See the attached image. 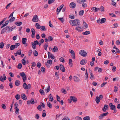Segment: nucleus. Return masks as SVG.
<instances>
[{
    "label": "nucleus",
    "mask_w": 120,
    "mask_h": 120,
    "mask_svg": "<svg viewBox=\"0 0 120 120\" xmlns=\"http://www.w3.org/2000/svg\"><path fill=\"white\" fill-rule=\"evenodd\" d=\"M100 98L98 96H97L95 99V101L97 104H98L100 101Z\"/></svg>",
    "instance_id": "412c9836"
},
{
    "label": "nucleus",
    "mask_w": 120,
    "mask_h": 120,
    "mask_svg": "<svg viewBox=\"0 0 120 120\" xmlns=\"http://www.w3.org/2000/svg\"><path fill=\"white\" fill-rule=\"evenodd\" d=\"M21 98L23 100H26L27 99V97L24 94H21Z\"/></svg>",
    "instance_id": "6ab92c4d"
},
{
    "label": "nucleus",
    "mask_w": 120,
    "mask_h": 120,
    "mask_svg": "<svg viewBox=\"0 0 120 120\" xmlns=\"http://www.w3.org/2000/svg\"><path fill=\"white\" fill-rule=\"evenodd\" d=\"M83 26L85 27L84 28H88V25L84 21H83Z\"/></svg>",
    "instance_id": "cd10ccee"
},
{
    "label": "nucleus",
    "mask_w": 120,
    "mask_h": 120,
    "mask_svg": "<svg viewBox=\"0 0 120 120\" xmlns=\"http://www.w3.org/2000/svg\"><path fill=\"white\" fill-rule=\"evenodd\" d=\"M79 53L80 55L83 57H85L87 56V53L85 50H81Z\"/></svg>",
    "instance_id": "f03ea898"
},
{
    "label": "nucleus",
    "mask_w": 120,
    "mask_h": 120,
    "mask_svg": "<svg viewBox=\"0 0 120 120\" xmlns=\"http://www.w3.org/2000/svg\"><path fill=\"white\" fill-rule=\"evenodd\" d=\"M20 84V82L19 80H17L15 81V84L16 86H19Z\"/></svg>",
    "instance_id": "4be33fe9"
},
{
    "label": "nucleus",
    "mask_w": 120,
    "mask_h": 120,
    "mask_svg": "<svg viewBox=\"0 0 120 120\" xmlns=\"http://www.w3.org/2000/svg\"><path fill=\"white\" fill-rule=\"evenodd\" d=\"M15 45H12L10 47V50H14L15 49Z\"/></svg>",
    "instance_id": "f704fd0d"
},
{
    "label": "nucleus",
    "mask_w": 120,
    "mask_h": 120,
    "mask_svg": "<svg viewBox=\"0 0 120 120\" xmlns=\"http://www.w3.org/2000/svg\"><path fill=\"white\" fill-rule=\"evenodd\" d=\"M74 77L75 78L74 79L75 80L74 81L76 82H78L80 81V79H79L77 77L75 76Z\"/></svg>",
    "instance_id": "bb28decb"
},
{
    "label": "nucleus",
    "mask_w": 120,
    "mask_h": 120,
    "mask_svg": "<svg viewBox=\"0 0 120 120\" xmlns=\"http://www.w3.org/2000/svg\"><path fill=\"white\" fill-rule=\"evenodd\" d=\"M38 18L37 15H35L33 17L32 19V21L33 22H37L38 21Z\"/></svg>",
    "instance_id": "6e6552de"
},
{
    "label": "nucleus",
    "mask_w": 120,
    "mask_h": 120,
    "mask_svg": "<svg viewBox=\"0 0 120 120\" xmlns=\"http://www.w3.org/2000/svg\"><path fill=\"white\" fill-rule=\"evenodd\" d=\"M60 61L61 62H62L63 63H64L65 62V60L64 58L63 57H61L59 59Z\"/></svg>",
    "instance_id": "8fccbe9b"
},
{
    "label": "nucleus",
    "mask_w": 120,
    "mask_h": 120,
    "mask_svg": "<svg viewBox=\"0 0 120 120\" xmlns=\"http://www.w3.org/2000/svg\"><path fill=\"white\" fill-rule=\"evenodd\" d=\"M15 112L16 114H18L19 113V109L18 108H15Z\"/></svg>",
    "instance_id": "13d9d810"
},
{
    "label": "nucleus",
    "mask_w": 120,
    "mask_h": 120,
    "mask_svg": "<svg viewBox=\"0 0 120 120\" xmlns=\"http://www.w3.org/2000/svg\"><path fill=\"white\" fill-rule=\"evenodd\" d=\"M22 63L24 65H26V62L25 60H24V59H22Z\"/></svg>",
    "instance_id": "5fc2aeb1"
},
{
    "label": "nucleus",
    "mask_w": 120,
    "mask_h": 120,
    "mask_svg": "<svg viewBox=\"0 0 120 120\" xmlns=\"http://www.w3.org/2000/svg\"><path fill=\"white\" fill-rule=\"evenodd\" d=\"M39 91L40 94L42 95H44L45 93L44 91L41 89H40L39 90Z\"/></svg>",
    "instance_id": "473e14b6"
},
{
    "label": "nucleus",
    "mask_w": 120,
    "mask_h": 120,
    "mask_svg": "<svg viewBox=\"0 0 120 120\" xmlns=\"http://www.w3.org/2000/svg\"><path fill=\"white\" fill-rule=\"evenodd\" d=\"M22 67V65L21 63H19V64L17 66V68L19 69H21Z\"/></svg>",
    "instance_id": "ea45409f"
},
{
    "label": "nucleus",
    "mask_w": 120,
    "mask_h": 120,
    "mask_svg": "<svg viewBox=\"0 0 120 120\" xmlns=\"http://www.w3.org/2000/svg\"><path fill=\"white\" fill-rule=\"evenodd\" d=\"M27 41L26 38H23L22 40V42L23 44H25L26 42Z\"/></svg>",
    "instance_id": "a878e982"
},
{
    "label": "nucleus",
    "mask_w": 120,
    "mask_h": 120,
    "mask_svg": "<svg viewBox=\"0 0 120 120\" xmlns=\"http://www.w3.org/2000/svg\"><path fill=\"white\" fill-rule=\"evenodd\" d=\"M48 59H50L51 58L52 59H55V57L52 54H51L50 52H48Z\"/></svg>",
    "instance_id": "423d86ee"
},
{
    "label": "nucleus",
    "mask_w": 120,
    "mask_h": 120,
    "mask_svg": "<svg viewBox=\"0 0 120 120\" xmlns=\"http://www.w3.org/2000/svg\"><path fill=\"white\" fill-rule=\"evenodd\" d=\"M3 76H1L0 77V80L2 82H4V80H6V77L4 74L3 75Z\"/></svg>",
    "instance_id": "0eeeda50"
},
{
    "label": "nucleus",
    "mask_w": 120,
    "mask_h": 120,
    "mask_svg": "<svg viewBox=\"0 0 120 120\" xmlns=\"http://www.w3.org/2000/svg\"><path fill=\"white\" fill-rule=\"evenodd\" d=\"M41 71L43 72H45V68L43 67H41Z\"/></svg>",
    "instance_id": "e2e57ef3"
},
{
    "label": "nucleus",
    "mask_w": 120,
    "mask_h": 120,
    "mask_svg": "<svg viewBox=\"0 0 120 120\" xmlns=\"http://www.w3.org/2000/svg\"><path fill=\"white\" fill-rule=\"evenodd\" d=\"M34 54L35 56H38V52L36 50L34 51Z\"/></svg>",
    "instance_id": "603ef678"
},
{
    "label": "nucleus",
    "mask_w": 120,
    "mask_h": 120,
    "mask_svg": "<svg viewBox=\"0 0 120 120\" xmlns=\"http://www.w3.org/2000/svg\"><path fill=\"white\" fill-rule=\"evenodd\" d=\"M90 33L89 31H86L85 32H83L82 34L84 35H87L89 34H90Z\"/></svg>",
    "instance_id": "c85d7f7f"
},
{
    "label": "nucleus",
    "mask_w": 120,
    "mask_h": 120,
    "mask_svg": "<svg viewBox=\"0 0 120 120\" xmlns=\"http://www.w3.org/2000/svg\"><path fill=\"white\" fill-rule=\"evenodd\" d=\"M22 86L23 88L26 90L28 89H30L31 87L30 84H29L27 85L25 82H24L23 83Z\"/></svg>",
    "instance_id": "7ed1b4c3"
},
{
    "label": "nucleus",
    "mask_w": 120,
    "mask_h": 120,
    "mask_svg": "<svg viewBox=\"0 0 120 120\" xmlns=\"http://www.w3.org/2000/svg\"><path fill=\"white\" fill-rule=\"evenodd\" d=\"M48 45V43H46L44 44V47L45 50H47Z\"/></svg>",
    "instance_id": "393cba45"
},
{
    "label": "nucleus",
    "mask_w": 120,
    "mask_h": 120,
    "mask_svg": "<svg viewBox=\"0 0 120 120\" xmlns=\"http://www.w3.org/2000/svg\"><path fill=\"white\" fill-rule=\"evenodd\" d=\"M7 29V28H4L1 31V33L2 34H3L4 32H6V30Z\"/></svg>",
    "instance_id": "09e8293b"
},
{
    "label": "nucleus",
    "mask_w": 120,
    "mask_h": 120,
    "mask_svg": "<svg viewBox=\"0 0 120 120\" xmlns=\"http://www.w3.org/2000/svg\"><path fill=\"white\" fill-rule=\"evenodd\" d=\"M35 26L36 28L38 29H39L41 28V26L38 23H36L35 24Z\"/></svg>",
    "instance_id": "b1692460"
},
{
    "label": "nucleus",
    "mask_w": 120,
    "mask_h": 120,
    "mask_svg": "<svg viewBox=\"0 0 120 120\" xmlns=\"http://www.w3.org/2000/svg\"><path fill=\"white\" fill-rule=\"evenodd\" d=\"M64 6V5L62 4L59 7V8H58L56 11L57 12H59L63 8Z\"/></svg>",
    "instance_id": "dca6fc26"
},
{
    "label": "nucleus",
    "mask_w": 120,
    "mask_h": 120,
    "mask_svg": "<svg viewBox=\"0 0 120 120\" xmlns=\"http://www.w3.org/2000/svg\"><path fill=\"white\" fill-rule=\"evenodd\" d=\"M47 63L51 65L52 63V60H48L47 61Z\"/></svg>",
    "instance_id": "c03bdc74"
},
{
    "label": "nucleus",
    "mask_w": 120,
    "mask_h": 120,
    "mask_svg": "<svg viewBox=\"0 0 120 120\" xmlns=\"http://www.w3.org/2000/svg\"><path fill=\"white\" fill-rule=\"evenodd\" d=\"M111 4L113 6L115 7L116 6V4L115 2L113 1H112L111 3Z\"/></svg>",
    "instance_id": "680f3d73"
},
{
    "label": "nucleus",
    "mask_w": 120,
    "mask_h": 120,
    "mask_svg": "<svg viewBox=\"0 0 120 120\" xmlns=\"http://www.w3.org/2000/svg\"><path fill=\"white\" fill-rule=\"evenodd\" d=\"M49 101H52L53 100L52 95L51 94L49 96Z\"/></svg>",
    "instance_id": "aec40b11"
},
{
    "label": "nucleus",
    "mask_w": 120,
    "mask_h": 120,
    "mask_svg": "<svg viewBox=\"0 0 120 120\" xmlns=\"http://www.w3.org/2000/svg\"><path fill=\"white\" fill-rule=\"evenodd\" d=\"M84 13V11L83 10H81L79 12V15H82Z\"/></svg>",
    "instance_id": "49530a36"
},
{
    "label": "nucleus",
    "mask_w": 120,
    "mask_h": 120,
    "mask_svg": "<svg viewBox=\"0 0 120 120\" xmlns=\"http://www.w3.org/2000/svg\"><path fill=\"white\" fill-rule=\"evenodd\" d=\"M79 20L78 19H75L73 20H70L69 23L72 26H77L80 25Z\"/></svg>",
    "instance_id": "f257e3e1"
},
{
    "label": "nucleus",
    "mask_w": 120,
    "mask_h": 120,
    "mask_svg": "<svg viewBox=\"0 0 120 120\" xmlns=\"http://www.w3.org/2000/svg\"><path fill=\"white\" fill-rule=\"evenodd\" d=\"M76 30H77L79 32L81 31V30H80L81 27L79 26H77L76 27Z\"/></svg>",
    "instance_id": "3c124183"
},
{
    "label": "nucleus",
    "mask_w": 120,
    "mask_h": 120,
    "mask_svg": "<svg viewBox=\"0 0 120 120\" xmlns=\"http://www.w3.org/2000/svg\"><path fill=\"white\" fill-rule=\"evenodd\" d=\"M47 106L50 108H52V105L49 102V101L47 102Z\"/></svg>",
    "instance_id": "2f4dec72"
},
{
    "label": "nucleus",
    "mask_w": 120,
    "mask_h": 120,
    "mask_svg": "<svg viewBox=\"0 0 120 120\" xmlns=\"http://www.w3.org/2000/svg\"><path fill=\"white\" fill-rule=\"evenodd\" d=\"M41 30L45 31L46 30V29L45 26H41Z\"/></svg>",
    "instance_id": "6e6d98bb"
},
{
    "label": "nucleus",
    "mask_w": 120,
    "mask_h": 120,
    "mask_svg": "<svg viewBox=\"0 0 120 120\" xmlns=\"http://www.w3.org/2000/svg\"><path fill=\"white\" fill-rule=\"evenodd\" d=\"M109 107V106L107 105L106 104L105 105H104V107L102 108V111L104 112H106V110L108 109Z\"/></svg>",
    "instance_id": "1a4fd4ad"
},
{
    "label": "nucleus",
    "mask_w": 120,
    "mask_h": 120,
    "mask_svg": "<svg viewBox=\"0 0 120 120\" xmlns=\"http://www.w3.org/2000/svg\"><path fill=\"white\" fill-rule=\"evenodd\" d=\"M48 39L49 41H52L53 40V38L51 36H49L48 37Z\"/></svg>",
    "instance_id": "a19ab883"
},
{
    "label": "nucleus",
    "mask_w": 120,
    "mask_h": 120,
    "mask_svg": "<svg viewBox=\"0 0 120 120\" xmlns=\"http://www.w3.org/2000/svg\"><path fill=\"white\" fill-rule=\"evenodd\" d=\"M22 77L23 80V82L25 81L26 80V75Z\"/></svg>",
    "instance_id": "de8ad7c7"
},
{
    "label": "nucleus",
    "mask_w": 120,
    "mask_h": 120,
    "mask_svg": "<svg viewBox=\"0 0 120 120\" xmlns=\"http://www.w3.org/2000/svg\"><path fill=\"white\" fill-rule=\"evenodd\" d=\"M106 21L105 18H103L101 19V20L100 23L101 24L103 23H105Z\"/></svg>",
    "instance_id": "c756f323"
},
{
    "label": "nucleus",
    "mask_w": 120,
    "mask_h": 120,
    "mask_svg": "<svg viewBox=\"0 0 120 120\" xmlns=\"http://www.w3.org/2000/svg\"><path fill=\"white\" fill-rule=\"evenodd\" d=\"M69 17L72 19H73L75 18L74 16L73 15H69Z\"/></svg>",
    "instance_id": "bf43d9fd"
},
{
    "label": "nucleus",
    "mask_w": 120,
    "mask_h": 120,
    "mask_svg": "<svg viewBox=\"0 0 120 120\" xmlns=\"http://www.w3.org/2000/svg\"><path fill=\"white\" fill-rule=\"evenodd\" d=\"M38 44V41L36 40L34 41V43L33 42L32 43V45H36Z\"/></svg>",
    "instance_id": "4c0bfd02"
},
{
    "label": "nucleus",
    "mask_w": 120,
    "mask_h": 120,
    "mask_svg": "<svg viewBox=\"0 0 120 120\" xmlns=\"http://www.w3.org/2000/svg\"><path fill=\"white\" fill-rule=\"evenodd\" d=\"M58 19L61 21L62 23H63L64 21V20L63 18H58Z\"/></svg>",
    "instance_id": "338daca9"
},
{
    "label": "nucleus",
    "mask_w": 120,
    "mask_h": 120,
    "mask_svg": "<svg viewBox=\"0 0 120 120\" xmlns=\"http://www.w3.org/2000/svg\"><path fill=\"white\" fill-rule=\"evenodd\" d=\"M34 116L35 118L37 119H38L39 118V116L38 114L35 115Z\"/></svg>",
    "instance_id": "774afa93"
},
{
    "label": "nucleus",
    "mask_w": 120,
    "mask_h": 120,
    "mask_svg": "<svg viewBox=\"0 0 120 120\" xmlns=\"http://www.w3.org/2000/svg\"><path fill=\"white\" fill-rule=\"evenodd\" d=\"M22 23L21 22H15V24L18 26H19L21 25Z\"/></svg>",
    "instance_id": "5701e85b"
},
{
    "label": "nucleus",
    "mask_w": 120,
    "mask_h": 120,
    "mask_svg": "<svg viewBox=\"0 0 120 120\" xmlns=\"http://www.w3.org/2000/svg\"><path fill=\"white\" fill-rule=\"evenodd\" d=\"M32 53V50H30L28 52V54L29 56H30Z\"/></svg>",
    "instance_id": "864d4df0"
},
{
    "label": "nucleus",
    "mask_w": 120,
    "mask_h": 120,
    "mask_svg": "<svg viewBox=\"0 0 120 120\" xmlns=\"http://www.w3.org/2000/svg\"><path fill=\"white\" fill-rule=\"evenodd\" d=\"M15 18L14 17H11L9 20L10 22H12L15 19Z\"/></svg>",
    "instance_id": "052dcab7"
},
{
    "label": "nucleus",
    "mask_w": 120,
    "mask_h": 120,
    "mask_svg": "<svg viewBox=\"0 0 120 120\" xmlns=\"http://www.w3.org/2000/svg\"><path fill=\"white\" fill-rule=\"evenodd\" d=\"M71 99L74 102H76L77 101V99L74 96H71L70 97Z\"/></svg>",
    "instance_id": "4468645a"
},
{
    "label": "nucleus",
    "mask_w": 120,
    "mask_h": 120,
    "mask_svg": "<svg viewBox=\"0 0 120 120\" xmlns=\"http://www.w3.org/2000/svg\"><path fill=\"white\" fill-rule=\"evenodd\" d=\"M85 75L86 76V79H85V80H86L88 78V74L87 73V70H86V72L85 73Z\"/></svg>",
    "instance_id": "4d7b16f0"
},
{
    "label": "nucleus",
    "mask_w": 120,
    "mask_h": 120,
    "mask_svg": "<svg viewBox=\"0 0 120 120\" xmlns=\"http://www.w3.org/2000/svg\"><path fill=\"white\" fill-rule=\"evenodd\" d=\"M32 32L31 37L32 38H33L35 37V31L34 29L32 28L31 29Z\"/></svg>",
    "instance_id": "9b49d317"
},
{
    "label": "nucleus",
    "mask_w": 120,
    "mask_h": 120,
    "mask_svg": "<svg viewBox=\"0 0 120 120\" xmlns=\"http://www.w3.org/2000/svg\"><path fill=\"white\" fill-rule=\"evenodd\" d=\"M108 114L109 113L108 112L101 114L99 116L98 118L99 120H101L103 118V117L107 116Z\"/></svg>",
    "instance_id": "20e7f679"
},
{
    "label": "nucleus",
    "mask_w": 120,
    "mask_h": 120,
    "mask_svg": "<svg viewBox=\"0 0 120 120\" xmlns=\"http://www.w3.org/2000/svg\"><path fill=\"white\" fill-rule=\"evenodd\" d=\"M69 52L71 54V56L73 59H75V54L73 50H69Z\"/></svg>",
    "instance_id": "39448f33"
},
{
    "label": "nucleus",
    "mask_w": 120,
    "mask_h": 120,
    "mask_svg": "<svg viewBox=\"0 0 120 120\" xmlns=\"http://www.w3.org/2000/svg\"><path fill=\"white\" fill-rule=\"evenodd\" d=\"M4 43L3 42H1L0 43V48L3 49L4 46Z\"/></svg>",
    "instance_id": "c9c22d12"
},
{
    "label": "nucleus",
    "mask_w": 120,
    "mask_h": 120,
    "mask_svg": "<svg viewBox=\"0 0 120 120\" xmlns=\"http://www.w3.org/2000/svg\"><path fill=\"white\" fill-rule=\"evenodd\" d=\"M50 88L49 86L47 89H45V92H47V93L49 92L50 90Z\"/></svg>",
    "instance_id": "58836bf2"
},
{
    "label": "nucleus",
    "mask_w": 120,
    "mask_h": 120,
    "mask_svg": "<svg viewBox=\"0 0 120 120\" xmlns=\"http://www.w3.org/2000/svg\"><path fill=\"white\" fill-rule=\"evenodd\" d=\"M76 5L75 3L73 2H71L70 4V7L72 8H75V7Z\"/></svg>",
    "instance_id": "ddd939ff"
},
{
    "label": "nucleus",
    "mask_w": 120,
    "mask_h": 120,
    "mask_svg": "<svg viewBox=\"0 0 120 120\" xmlns=\"http://www.w3.org/2000/svg\"><path fill=\"white\" fill-rule=\"evenodd\" d=\"M61 91L62 92L64 93V94H65L67 93L66 90H65L64 89L62 88V89L61 90Z\"/></svg>",
    "instance_id": "79ce46f5"
},
{
    "label": "nucleus",
    "mask_w": 120,
    "mask_h": 120,
    "mask_svg": "<svg viewBox=\"0 0 120 120\" xmlns=\"http://www.w3.org/2000/svg\"><path fill=\"white\" fill-rule=\"evenodd\" d=\"M37 66L38 68H40L41 66V64L40 62H38L37 64Z\"/></svg>",
    "instance_id": "69168bd1"
},
{
    "label": "nucleus",
    "mask_w": 120,
    "mask_h": 120,
    "mask_svg": "<svg viewBox=\"0 0 120 120\" xmlns=\"http://www.w3.org/2000/svg\"><path fill=\"white\" fill-rule=\"evenodd\" d=\"M21 50L20 49H19L18 50L17 52V53H18V54L19 55H21Z\"/></svg>",
    "instance_id": "0e129e2a"
},
{
    "label": "nucleus",
    "mask_w": 120,
    "mask_h": 120,
    "mask_svg": "<svg viewBox=\"0 0 120 120\" xmlns=\"http://www.w3.org/2000/svg\"><path fill=\"white\" fill-rule=\"evenodd\" d=\"M55 0H49L48 3L49 4H50L54 2Z\"/></svg>",
    "instance_id": "a18cd8bd"
},
{
    "label": "nucleus",
    "mask_w": 120,
    "mask_h": 120,
    "mask_svg": "<svg viewBox=\"0 0 120 120\" xmlns=\"http://www.w3.org/2000/svg\"><path fill=\"white\" fill-rule=\"evenodd\" d=\"M20 98V95L18 94H17L15 96V98L16 99L18 100Z\"/></svg>",
    "instance_id": "37998d69"
},
{
    "label": "nucleus",
    "mask_w": 120,
    "mask_h": 120,
    "mask_svg": "<svg viewBox=\"0 0 120 120\" xmlns=\"http://www.w3.org/2000/svg\"><path fill=\"white\" fill-rule=\"evenodd\" d=\"M87 62V60L86 59H82L81 61L80 64L82 65H84Z\"/></svg>",
    "instance_id": "2eb2a0df"
},
{
    "label": "nucleus",
    "mask_w": 120,
    "mask_h": 120,
    "mask_svg": "<svg viewBox=\"0 0 120 120\" xmlns=\"http://www.w3.org/2000/svg\"><path fill=\"white\" fill-rule=\"evenodd\" d=\"M110 108L112 110H115L116 106L113 105L112 103H110L109 105Z\"/></svg>",
    "instance_id": "9d476101"
},
{
    "label": "nucleus",
    "mask_w": 120,
    "mask_h": 120,
    "mask_svg": "<svg viewBox=\"0 0 120 120\" xmlns=\"http://www.w3.org/2000/svg\"><path fill=\"white\" fill-rule=\"evenodd\" d=\"M16 28V26H13L11 27L8 30L9 31H11L13 29H14Z\"/></svg>",
    "instance_id": "7c9ffc66"
},
{
    "label": "nucleus",
    "mask_w": 120,
    "mask_h": 120,
    "mask_svg": "<svg viewBox=\"0 0 120 120\" xmlns=\"http://www.w3.org/2000/svg\"><path fill=\"white\" fill-rule=\"evenodd\" d=\"M58 48L56 46H54V48L52 49V51L54 52L58 51Z\"/></svg>",
    "instance_id": "f3484780"
},
{
    "label": "nucleus",
    "mask_w": 120,
    "mask_h": 120,
    "mask_svg": "<svg viewBox=\"0 0 120 120\" xmlns=\"http://www.w3.org/2000/svg\"><path fill=\"white\" fill-rule=\"evenodd\" d=\"M86 0H77V2L80 4H82L83 3L86 2Z\"/></svg>",
    "instance_id": "a211bd4d"
},
{
    "label": "nucleus",
    "mask_w": 120,
    "mask_h": 120,
    "mask_svg": "<svg viewBox=\"0 0 120 120\" xmlns=\"http://www.w3.org/2000/svg\"><path fill=\"white\" fill-rule=\"evenodd\" d=\"M60 70L63 72H65V69L64 66L61 64L60 65Z\"/></svg>",
    "instance_id": "f8f14e48"
},
{
    "label": "nucleus",
    "mask_w": 120,
    "mask_h": 120,
    "mask_svg": "<svg viewBox=\"0 0 120 120\" xmlns=\"http://www.w3.org/2000/svg\"><path fill=\"white\" fill-rule=\"evenodd\" d=\"M91 9L93 11H94V12H97V8L95 7H93Z\"/></svg>",
    "instance_id": "e433bc0d"
},
{
    "label": "nucleus",
    "mask_w": 120,
    "mask_h": 120,
    "mask_svg": "<svg viewBox=\"0 0 120 120\" xmlns=\"http://www.w3.org/2000/svg\"><path fill=\"white\" fill-rule=\"evenodd\" d=\"M90 117L88 116H86L83 118V120H90Z\"/></svg>",
    "instance_id": "72a5a7b5"
}]
</instances>
